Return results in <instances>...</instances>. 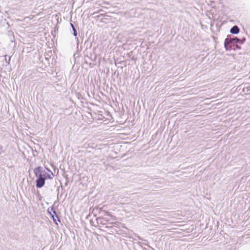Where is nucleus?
I'll use <instances>...</instances> for the list:
<instances>
[{
    "label": "nucleus",
    "instance_id": "9d476101",
    "mask_svg": "<svg viewBox=\"0 0 250 250\" xmlns=\"http://www.w3.org/2000/svg\"><path fill=\"white\" fill-rule=\"evenodd\" d=\"M246 41V39L245 38H243L242 39H240V42H239V44H243L244 43V42H245Z\"/></svg>",
    "mask_w": 250,
    "mask_h": 250
},
{
    "label": "nucleus",
    "instance_id": "f03ea898",
    "mask_svg": "<svg viewBox=\"0 0 250 250\" xmlns=\"http://www.w3.org/2000/svg\"><path fill=\"white\" fill-rule=\"evenodd\" d=\"M240 39L237 37H231L230 35H228L224 42L225 47L227 50L231 49V45L235 43L239 44Z\"/></svg>",
    "mask_w": 250,
    "mask_h": 250
},
{
    "label": "nucleus",
    "instance_id": "423d86ee",
    "mask_svg": "<svg viewBox=\"0 0 250 250\" xmlns=\"http://www.w3.org/2000/svg\"><path fill=\"white\" fill-rule=\"evenodd\" d=\"M48 212L50 214V215H51V217L52 218L54 223H55L56 224H58L57 222V218H56L55 216H54V215L52 214L51 211H50V209L48 208Z\"/></svg>",
    "mask_w": 250,
    "mask_h": 250
},
{
    "label": "nucleus",
    "instance_id": "0eeeda50",
    "mask_svg": "<svg viewBox=\"0 0 250 250\" xmlns=\"http://www.w3.org/2000/svg\"><path fill=\"white\" fill-rule=\"evenodd\" d=\"M71 26L72 27V28L73 29L74 35L75 37H76L77 36V32L76 28H75L74 25L72 23H71Z\"/></svg>",
    "mask_w": 250,
    "mask_h": 250
},
{
    "label": "nucleus",
    "instance_id": "9b49d317",
    "mask_svg": "<svg viewBox=\"0 0 250 250\" xmlns=\"http://www.w3.org/2000/svg\"><path fill=\"white\" fill-rule=\"evenodd\" d=\"M3 152H4L3 147V146L0 145V155Z\"/></svg>",
    "mask_w": 250,
    "mask_h": 250
},
{
    "label": "nucleus",
    "instance_id": "7ed1b4c3",
    "mask_svg": "<svg viewBox=\"0 0 250 250\" xmlns=\"http://www.w3.org/2000/svg\"><path fill=\"white\" fill-rule=\"evenodd\" d=\"M37 179L36 180V187L38 188H41L44 185L45 180L44 178L40 176H36Z\"/></svg>",
    "mask_w": 250,
    "mask_h": 250
},
{
    "label": "nucleus",
    "instance_id": "f8f14e48",
    "mask_svg": "<svg viewBox=\"0 0 250 250\" xmlns=\"http://www.w3.org/2000/svg\"><path fill=\"white\" fill-rule=\"evenodd\" d=\"M236 48L238 49H240L241 48V47L238 45H236Z\"/></svg>",
    "mask_w": 250,
    "mask_h": 250
},
{
    "label": "nucleus",
    "instance_id": "6e6552de",
    "mask_svg": "<svg viewBox=\"0 0 250 250\" xmlns=\"http://www.w3.org/2000/svg\"><path fill=\"white\" fill-rule=\"evenodd\" d=\"M51 210L53 212V215L55 214V217H56V218H57V220H58L59 222H60V219H59V217H58V215H57V213H56V210L54 209V208H53V207L51 208Z\"/></svg>",
    "mask_w": 250,
    "mask_h": 250
},
{
    "label": "nucleus",
    "instance_id": "1a4fd4ad",
    "mask_svg": "<svg viewBox=\"0 0 250 250\" xmlns=\"http://www.w3.org/2000/svg\"><path fill=\"white\" fill-rule=\"evenodd\" d=\"M5 60L6 62H7V63L9 64L10 60H11L10 56H8L6 55H5Z\"/></svg>",
    "mask_w": 250,
    "mask_h": 250
},
{
    "label": "nucleus",
    "instance_id": "f257e3e1",
    "mask_svg": "<svg viewBox=\"0 0 250 250\" xmlns=\"http://www.w3.org/2000/svg\"><path fill=\"white\" fill-rule=\"evenodd\" d=\"M34 172L36 176L42 177L44 179H51L54 176L52 172L48 168H46L45 170L42 167H38L34 169Z\"/></svg>",
    "mask_w": 250,
    "mask_h": 250
},
{
    "label": "nucleus",
    "instance_id": "20e7f679",
    "mask_svg": "<svg viewBox=\"0 0 250 250\" xmlns=\"http://www.w3.org/2000/svg\"><path fill=\"white\" fill-rule=\"evenodd\" d=\"M239 31L240 29L237 25L233 26L230 30V32L233 34H237Z\"/></svg>",
    "mask_w": 250,
    "mask_h": 250
},
{
    "label": "nucleus",
    "instance_id": "39448f33",
    "mask_svg": "<svg viewBox=\"0 0 250 250\" xmlns=\"http://www.w3.org/2000/svg\"><path fill=\"white\" fill-rule=\"evenodd\" d=\"M96 220H97V222L98 224H102V225H105V222L106 221L104 218H103L102 217L97 218L96 219Z\"/></svg>",
    "mask_w": 250,
    "mask_h": 250
}]
</instances>
